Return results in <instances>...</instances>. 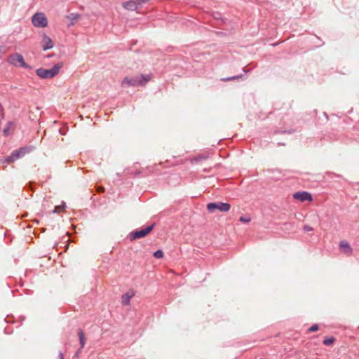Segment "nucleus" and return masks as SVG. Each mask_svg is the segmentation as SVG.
I'll list each match as a JSON object with an SVG mask.
<instances>
[{"label": "nucleus", "mask_w": 359, "mask_h": 359, "mask_svg": "<svg viewBox=\"0 0 359 359\" xmlns=\"http://www.w3.org/2000/svg\"><path fill=\"white\" fill-rule=\"evenodd\" d=\"M339 247L340 250L345 255H346L348 256L352 255L353 249L351 247L350 244L347 241H341L339 243Z\"/></svg>", "instance_id": "nucleus-9"}, {"label": "nucleus", "mask_w": 359, "mask_h": 359, "mask_svg": "<svg viewBox=\"0 0 359 359\" xmlns=\"http://www.w3.org/2000/svg\"><path fill=\"white\" fill-rule=\"evenodd\" d=\"M31 150L32 149L27 147H20L19 149L13 151L11 155L6 157L5 161L7 163H13L18 158L23 157L27 153L31 151Z\"/></svg>", "instance_id": "nucleus-3"}, {"label": "nucleus", "mask_w": 359, "mask_h": 359, "mask_svg": "<svg viewBox=\"0 0 359 359\" xmlns=\"http://www.w3.org/2000/svg\"><path fill=\"white\" fill-rule=\"evenodd\" d=\"M154 256L158 259L162 258L163 257V252L161 250H158L154 252Z\"/></svg>", "instance_id": "nucleus-17"}, {"label": "nucleus", "mask_w": 359, "mask_h": 359, "mask_svg": "<svg viewBox=\"0 0 359 359\" xmlns=\"http://www.w3.org/2000/svg\"><path fill=\"white\" fill-rule=\"evenodd\" d=\"M81 349H82V348H80L78 350V351L76 353V356H78V355H79V354L80 353V352H81Z\"/></svg>", "instance_id": "nucleus-24"}, {"label": "nucleus", "mask_w": 359, "mask_h": 359, "mask_svg": "<svg viewBox=\"0 0 359 359\" xmlns=\"http://www.w3.org/2000/svg\"><path fill=\"white\" fill-rule=\"evenodd\" d=\"M58 359H64L63 353L61 351L58 353Z\"/></svg>", "instance_id": "nucleus-23"}, {"label": "nucleus", "mask_w": 359, "mask_h": 359, "mask_svg": "<svg viewBox=\"0 0 359 359\" xmlns=\"http://www.w3.org/2000/svg\"><path fill=\"white\" fill-rule=\"evenodd\" d=\"M239 221L243 223H248L250 222V217H241Z\"/></svg>", "instance_id": "nucleus-18"}, {"label": "nucleus", "mask_w": 359, "mask_h": 359, "mask_svg": "<svg viewBox=\"0 0 359 359\" xmlns=\"http://www.w3.org/2000/svg\"><path fill=\"white\" fill-rule=\"evenodd\" d=\"M318 330V325L315 324V325H313L309 329V332H316Z\"/></svg>", "instance_id": "nucleus-19"}, {"label": "nucleus", "mask_w": 359, "mask_h": 359, "mask_svg": "<svg viewBox=\"0 0 359 359\" xmlns=\"http://www.w3.org/2000/svg\"><path fill=\"white\" fill-rule=\"evenodd\" d=\"M151 79L150 75H140L132 78L126 77L122 81L123 86H144Z\"/></svg>", "instance_id": "nucleus-2"}, {"label": "nucleus", "mask_w": 359, "mask_h": 359, "mask_svg": "<svg viewBox=\"0 0 359 359\" xmlns=\"http://www.w3.org/2000/svg\"><path fill=\"white\" fill-rule=\"evenodd\" d=\"M304 230L306 231H312L313 230V229L309 225H305L304 226Z\"/></svg>", "instance_id": "nucleus-21"}, {"label": "nucleus", "mask_w": 359, "mask_h": 359, "mask_svg": "<svg viewBox=\"0 0 359 359\" xmlns=\"http://www.w3.org/2000/svg\"><path fill=\"white\" fill-rule=\"evenodd\" d=\"M78 336H79V342L81 344V348H83L86 344V339H85L84 333L82 330H79Z\"/></svg>", "instance_id": "nucleus-12"}, {"label": "nucleus", "mask_w": 359, "mask_h": 359, "mask_svg": "<svg viewBox=\"0 0 359 359\" xmlns=\"http://www.w3.org/2000/svg\"><path fill=\"white\" fill-rule=\"evenodd\" d=\"M334 341V339L332 337H327L323 340V344L325 346L331 345Z\"/></svg>", "instance_id": "nucleus-16"}, {"label": "nucleus", "mask_w": 359, "mask_h": 359, "mask_svg": "<svg viewBox=\"0 0 359 359\" xmlns=\"http://www.w3.org/2000/svg\"><path fill=\"white\" fill-rule=\"evenodd\" d=\"M54 43L51 39L46 34H43L42 39V48L43 50H48L53 48Z\"/></svg>", "instance_id": "nucleus-10"}, {"label": "nucleus", "mask_w": 359, "mask_h": 359, "mask_svg": "<svg viewBox=\"0 0 359 359\" xmlns=\"http://www.w3.org/2000/svg\"><path fill=\"white\" fill-rule=\"evenodd\" d=\"M62 67V63H57L49 69L39 68L36 70V74L39 78L43 79H51L59 74Z\"/></svg>", "instance_id": "nucleus-1"}, {"label": "nucleus", "mask_w": 359, "mask_h": 359, "mask_svg": "<svg viewBox=\"0 0 359 359\" xmlns=\"http://www.w3.org/2000/svg\"><path fill=\"white\" fill-rule=\"evenodd\" d=\"M65 207H66L65 203H63L61 205L56 206L55 208V209L53 210V213H59V212H62L65 208Z\"/></svg>", "instance_id": "nucleus-15"}, {"label": "nucleus", "mask_w": 359, "mask_h": 359, "mask_svg": "<svg viewBox=\"0 0 359 359\" xmlns=\"http://www.w3.org/2000/svg\"><path fill=\"white\" fill-rule=\"evenodd\" d=\"M79 15L78 14H76V13H72V14L70 15V18H71V19H72V20H76V19H77V18H79Z\"/></svg>", "instance_id": "nucleus-22"}, {"label": "nucleus", "mask_w": 359, "mask_h": 359, "mask_svg": "<svg viewBox=\"0 0 359 359\" xmlns=\"http://www.w3.org/2000/svg\"><path fill=\"white\" fill-rule=\"evenodd\" d=\"M14 123L13 122H8L6 127L4 128L3 133L4 135L8 136L10 134V129L13 128Z\"/></svg>", "instance_id": "nucleus-14"}, {"label": "nucleus", "mask_w": 359, "mask_h": 359, "mask_svg": "<svg viewBox=\"0 0 359 359\" xmlns=\"http://www.w3.org/2000/svg\"><path fill=\"white\" fill-rule=\"evenodd\" d=\"M32 22L36 27L44 28L48 25V20L42 12L36 13L32 18Z\"/></svg>", "instance_id": "nucleus-5"}, {"label": "nucleus", "mask_w": 359, "mask_h": 359, "mask_svg": "<svg viewBox=\"0 0 359 359\" xmlns=\"http://www.w3.org/2000/svg\"><path fill=\"white\" fill-rule=\"evenodd\" d=\"M8 62L16 67L19 66L25 69H32V67L25 62L23 56L20 53L11 55L8 58Z\"/></svg>", "instance_id": "nucleus-4"}, {"label": "nucleus", "mask_w": 359, "mask_h": 359, "mask_svg": "<svg viewBox=\"0 0 359 359\" xmlns=\"http://www.w3.org/2000/svg\"><path fill=\"white\" fill-rule=\"evenodd\" d=\"M239 77H240L239 76H231V77H228V78L222 79V80L224 81H231V80L236 79L239 78Z\"/></svg>", "instance_id": "nucleus-20"}, {"label": "nucleus", "mask_w": 359, "mask_h": 359, "mask_svg": "<svg viewBox=\"0 0 359 359\" xmlns=\"http://www.w3.org/2000/svg\"><path fill=\"white\" fill-rule=\"evenodd\" d=\"M231 208V205L228 203L216 202L209 203L207 205V209L210 212H213L215 210H219L222 212H228Z\"/></svg>", "instance_id": "nucleus-6"}, {"label": "nucleus", "mask_w": 359, "mask_h": 359, "mask_svg": "<svg viewBox=\"0 0 359 359\" xmlns=\"http://www.w3.org/2000/svg\"><path fill=\"white\" fill-rule=\"evenodd\" d=\"M123 6L128 11H135L140 6L137 0H130L123 4Z\"/></svg>", "instance_id": "nucleus-11"}, {"label": "nucleus", "mask_w": 359, "mask_h": 359, "mask_svg": "<svg viewBox=\"0 0 359 359\" xmlns=\"http://www.w3.org/2000/svg\"><path fill=\"white\" fill-rule=\"evenodd\" d=\"M154 227V224H152L151 225L148 226L145 229L134 231L129 234V238L130 241H134L138 238H143L146 236L150 231H151Z\"/></svg>", "instance_id": "nucleus-7"}, {"label": "nucleus", "mask_w": 359, "mask_h": 359, "mask_svg": "<svg viewBox=\"0 0 359 359\" xmlns=\"http://www.w3.org/2000/svg\"><path fill=\"white\" fill-rule=\"evenodd\" d=\"M2 48L0 47V59L1 58Z\"/></svg>", "instance_id": "nucleus-25"}, {"label": "nucleus", "mask_w": 359, "mask_h": 359, "mask_svg": "<svg viewBox=\"0 0 359 359\" xmlns=\"http://www.w3.org/2000/svg\"><path fill=\"white\" fill-rule=\"evenodd\" d=\"M133 295H134L133 293H132V294H129V293L124 294L122 296V298H121L122 299L123 304H124V305L129 304V303L130 302V299L133 297Z\"/></svg>", "instance_id": "nucleus-13"}, {"label": "nucleus", "mask_w": 359, "mask_h": 359, "mask_svg": "<svg viewBox=\"0 0 359 359\" xmlns=\"http://www.w3.org/2000/svg\"><path fill=\"white\" fill-rule=\"evenodd\" d=\"M293 198L302 202L313 200L311 194L306 191L296 192L293 194Z\"/></svg>", "instance_id": "nucleus-8"}]
</instances>
